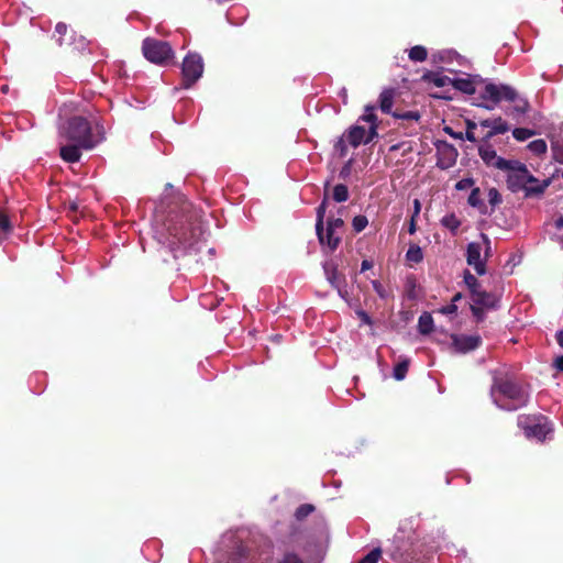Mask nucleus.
<instances>
[{
    "label": "nucleus",
    "instance_id": "nucleus-1",
    "mask_svg": "<svg viewBox=\"0 0 563 563\" xmlns=\"http://www.w3.org/2000/svg\"><path fill=\"white\" fill-rule=\"evenodd\" d=\"M479 98L484 101H490L489 103H478L487 110H493L494 107L500 101L505 100L512 102L514 104L508 107L505 112L507 115L518 119L526 114L529 110V102L527 99L520 97L515 88L509 85H496L487 82L479 95Z\"/></svg>",
    "mask_w": 563,
    "mask_h": 563
},
{
    "label": "nucleus",
    "instance_id": "nucleus-2",
    "mask_svg": "<svg viewBox=\"0 0 563 563\" xmlns=\"http://www.w3.org/2000/svg\"><path fill=\"white\" fill-rule=\"evenodd\" d=\"M490 394L494 402L499 408L508 411L517 410L526 406L529 400L528 391L509 379L495 378Z\"/></svg>",
    "mask_w": 563,
    "mask_h": 563
},
{
    "label": "nucleus",
    "instance_id": "nucleus-3",
    "mask_svg": "<svg viewBox=\"0 0 563 563\" xmlns=\"http://www.w3.org/2000/svg\"><path fill=\"white\" fill-rule=\"evenodd\" d=\"M529 183H538V179L530 174L529 170L527 173H509L507 176V187L512 192H517L519 190H525L526 197H539L543 195L545 189L550 186L551 180L545 179L543 183L537 186H529Z\"/></svg>",
    "mask_w": 563,
    "mask_h": 563
},
{
    "label": "nucleus",
    "instance_id": "nucleus-4",
    "mask_svg": "<svg viewBox=\"0 0 563 563\" xmlns=\"http://www.w3.org/2000/svg\"><path fill=\"white\" fill-rule=\"evenodd\" d=\"M65 136L82 148L89 150L95 146L90 123L82 117H73L67 121Z\"/></svg>",
    "mask_w": 563,
    "mask_h": 563
},
{
    "label": "nucleus",
    "instance_id": "nucleus-5",
    "mask_svg": "<svg viewBox=\"0 0 563 563\" xmlns=\"http://www.w3.org/2000/svg\"><path fill=\"white\" fill-rule=\"evenodd\" d=\"M142 51L147 60L158 65L167 64L174 56L169 43L151 37L143 41Z\"/></svg>",
    "mask_w": 563,
    "mask_h": 563
},
{
    "label": "nucleus",
    "instance_id": "nucleus-6",
    "mask_svg": "<svg viewBox=\"0 0 563 563\" xmlns=\"http://www.w3.org/2000/svg\"><path fill=\"white\" fill-rule=\"evenodd\" d=\"M169 231L179 242L188 243L189 245L198 242L203 234L201 224L194 220V216L191 214L187 216L185 221L169 228Z\"/></svg>",
    "mask_w": 563,
    "mask_h": 563
},
{
    "label": "nucleus",
    "instance_id": "nucleus-7",
    "mask_svg": "<svg viewBox=\"0 0 563 563\" xmlns=\"http://www.w3.org/2000/svg\"><path fill=\"white\" fill-rule=\"evenodd\" d=\"M203 73L202 57L197 53H189L183 62V87L190 88Z\"/></svg>",
    "mask_w": 563,
    "mask_h": 563
},
{
    "label": "nucleus",
    "instance_id": "nucleus-8",
    "mask_svg": "<svg viewBox=\"0 0 563 563\" xmlns=\"http://www.w3.org/2000/svg\"><path fill=\"white\" fill-rule=\"evenodd\" d=\"M439 158L437 166L441 169H448L456 163L459 156L457 150L445 141H440L437 144Z\"/></svg>",
    "mask_w": 563,
    "mask_h": 563
},
{
    "label": "nucleus",
    "instance_id": "nucleus-9",
    "mask_svg": "<svg viewBox=\"0 0 563 563\" xmlns=\"http://www.w3.org/2000/svg\"><path fill=\"white\" fill-rule=\"evenodd\" d=\"M452 345L459 353H467L477 349L482 342L479 335H457L452 334Z\"/></svg>",
    "mask_w": 563,
    "mask_h": 563
},
{
    "label": "nucleus",
    "instance_id": "nucleus-10",
    "mask_svg": "<svg viewBox=\"0 0 563 563\" xmlns=\"http://www.w3.org/2000/svg\"><path fill=\"white\" fill-rule=\"evenodd\" d=\"M482 246L476 242H471L466 250V262L473 266L478 275L486 273L485 260H481Z\"/></svg>",
    "mask_w": 563,
    "mask_h": 563
},
{
    "label": "nucleus",
    "instance_id": "nucleus-11",
    "mask_svg": "<svg viewBox=\"0 0 563 563\" xmlns=\"http://www.w3.org/2000/svg\"><path fill=\"white\" fill-rule=\"evenodd\" d=\"M323 269H324L327 279L332 285V287L340 288V285L346 284L344 275H342L338 272V266L334 263H332V262L324 263Z\"/></svg>",
    "mask_w": 563,
    "mask_h": 563
},
{
    "label": "nucleus",
    "instance_id": "nucleus-12",
    "mask_svg": "<svg viewBox=\"0 0 563 563\" xmlns=\"http://www.w3.org/2000/svg\"><path fill=\"white\" fill-rule=\"evenodd\" d=\"M474 306L482 307L485 309H495L498 303V298L495 294L483 290L479 295L472 298Z\"/></svg>",
    "mask_w": 563,
    "mask_h": 563
},
{
    "label": "nucleus",
    "instance_id": "nucleus-13",
    "mask_svg": "<svg viewBox=\"0 0 563 563\" xmlns=\"http://www.w3.org/2000/svg\"><path fill=\"white\" fill-rule=\"evenodd\" d=\"M328 206V197L325 196L320 203V206L317 208V222H316V232L319 239V242L321 244L324 243V214Z\"/></svg>",
    "mask_w": 563,
    "mask_h": 563
},
{
    "label": "nucleus",
    "instance_id": "nucleus-14",
    "mask_svg": "<svg viewBox=\"0 0 563 563\" xmlns=\"http://www.w3.org/2000/svg\"><path fill=\"white\" fill-rule=\"evenodd\" d=\"M495 167L500 170H508L509 173H527V166L519 161H508L505 158H498L495 163Z\"/></svg>",
    "mask_w": 563,
    "mask_h": 563
},
{
    "label": "nucleus",
    "instance_id": "nucleus-15",
    "mask_svg": "<svg viewBox=\"0 0 563 563\" xmlns=\"http://www.w3.org/2000/svg\"><path fill=\"white\" fill-rule=\"evenodd\" d=\"M489 129L490 130L483 136L482 143H488L495 135L506 133L509 131L510 126L505 120L498 117Z\"/></svg>",
    "mask_w": 563,
    "mask_h": 563
},
{
    "label": "nucleus",
    "instance_id": "nucleus-16",
    "mask_svg": "<svg viewBox=\"0 0 563 563\" xmlns=\"http://www.w3.org/2000/svg\"><path fill=\"white\" fill-rule=\"evenodd\" d=\"M478 154L481 158L484 161V163L488 166H494L495 163L500 158L497 156L496 151L493 148V146L488 143H482L478 147Z\"/></svg>",
    "mask_w": 563,
    "mask_h": 563
},
{
    "label": "nucleus",
    "instance_id": "nucleus-17",
    "mask_svg": "<svg viewBox=\"0 0 563 563\" xmlns=\"http://www.w3.org/2000/svg\"><path fill=\"white\" fill-rule=\"evenodd\" d=\"M80 148L82 147L77 143L64 145L60 147V156L64 161L69 163L78 162L81 156Z\"/></svg>",
    "mask_w": 563,
    "mask_h": 563
},
{
    "label": "nucleus",
    "instance_id": "nucleus-18",
    "mask_svg": "<svg viewBox=\"0 0 563 563\" xmlns=\"http://www.w3.org/2000/svg\"><path fill=\"white\" fill-rule=\"evenodd\" d=\"M396 91L394 88H388L382 91L379 96V108L384 113L391 114V107Z\"/></svg>",
    "mask_w": 563,
    "mask_h": 563
},
{
    "label": "nucleus",
    "instance_id": "nucleus-19",
    "mask_svg": "<svg viewBox=\"0 0 563 563\" xmlns=\"http://www.w3.org/2000/svg\"><path fill=\"white\" fill-rule=\"evenodd\" d=\"M366 131L361 125H353L349 129L347 141L353 147H357L362 142L364 143Z\"/></svg>",
    "mask_w": 563,
    "mask_h": 563
},
{
    "label": "nucleus",
    "instance_id": "nucleus-20",
    "mask_svg": "<svg viewBox=\"0 0 563 563\" xmlns=\"http://www.w3.org/2000/svg\"><path fill=\"white\" fill-rule=\"evenodd\" d=\"M423 81L433 82L437 87H444L445 85H452L453 79L448 76H440L434 71H427L423 74Z\"/></svg>",
    "mask_w": 563,
    "mask_h": 563
},
{
    "label": "nucleus",
    "instance_id": "nucleus-21",
    "mask_svg": "<svg viewBox=\"0 0 563 563\" xmlns=\"http://www.w3.org/2000/svg\"><path fill=\"white\" fill-rule=\"evenodd\" d=\"M452 86L466 95H474L476 92V87L473 86V81L468 77L453 79Z\"/></svg>",
    "mask_w": 563,
    "mask_h": 563
},
{
    "label": "nucleus",
    "instance_id": "nucleus-22",
    "mask_svg": "<svg viewBox=\"0 0 563 563\" xmlns=\"http://www.w3.org/2000/svg\"><path fill=\"white\" fill-rule=\"evenodd\" d=\"M419 332L423 335L430 334L433 330V319L429 312H423L418 321Z\"/></svg>",
    "mask_w": 563,
    "mask_h": 563
},
{
    "label": "nucleus",
    "instance_id": "nucleus-23",
    "mask_svg": "<svg viewBox=\"0 0 563 563\" xmlns=\"http://www.w3.org/2000/svg\"><path fill=\"white\" fill-rule=\"evenodd\" d=\"M549 432V428L547 424L537 423L530 427L526 428V435L527 437H534L539 440H543Z\"/></svg>",
    "mask_w": 563,
    "mask_h": 563
},
{
    "label": "nucleus",
    "instance_id": "nucleus-24",
    "mask_svg": "<svg viewBox=\"0 0 563 563\" xmlns=\"http://www.w3.org/2000/svg\"><path fill=\"white\" fill-rule=\"evenodd\" d=\"M441 223L443 227L449 229L453 234L456 233L459 227L461 225V221L456 218L454 213L443 217Z\"/></svg>",
    "mask_w": 563,
    "mask_h": 563
},
{
    "label": "nucleus",
    "instance_id": "nucleus-25",
    "mask_svg": "<svg viewBox=\"0 0 563 563\" xmlns=\"http://www.w3.org/2000/svg\"><path fill=\"white\" fill-rule=\"evenodd\" d=\"M479 195H481L479 188H474L471 191L467 201L472 207H476L481 210L482 213H485L486 206L483 202V200L479 198Z\"/></svg>",
    "mask_w": 563,
    "mask_h": 563
},
{
    "label": "nucleus",
    "instance_id": "nucleus-26",
    "mask_svg": "<svg viewBox=\"0 0 563 563\" xmlns=\"http://www.w3.org/2000/svg\"><path fill=\"white\" fill-rule=\"evenodd\" d=\"M406 258L413 263H420L423 260L421 247L417 244H411L407 251Z\"/></svg>",
    "mask_w": 563,
    "mask_h": 563
},
{
    "label": "nucleus",
    "instance_id": "nucleus-27",
    "mask_svg": "<svg viewBox=\"0 0 563 563\" xmlns=\"http://www.w3.org/2000/svg\"><path fill=\"white\" fill-rule=\"evenodd\" d=\"M428 56L427 49L423 46L417 45L409 51V58L415 62H423Z\"/></svg>",
    "mask_w": 563,
    "mask_h": 563
},
{
    "label": "nucleus",
    "instance_id": "nucleus-28",
    "mask_svg": "<svg viewBox=\"0 0 563 563\" xmlns=\"http://www.w3.org/2000/svg\"><path fill=\"white\" fill-rule=\"evenodd\" d=\"M349 198L347 187L343 184H339L333 189V199L336 202H344Z\"/></svg>",
    "mask_w": 563,
    "mask_h": 563
},
{
    "label": "nucleus",
    "instance_id": "nucleus-29",
    "mask_svg": "<svg viewBox=\"0 0 563 563\" xmlns=\"http://www.w3.org/2000/svg\"><path fill=\"white\" fill-rule=\"evenodd\" d=\"M11 228L9 218L0 212V243L7 238Z\"/></svg>",
    "mask_w": 563,
    "mask_h": 563
},
{
    "label": "nucleus",
    "instance_id": "nucleus-30",
    "mask_svg": "<svg viewBox=\"0 0 563 563\" xmlns=\"http://www.w3.org/2000/svg\"><path fill=\"white\" fill-rule=\"evenodd\" d=\"M313 511H314V506L313 505H311V504H302V505H300L297 508V510L295 512V516H296L297 520H303L305 518H307Z\"/></svg>",
    "mask_w": 563,
    "mask_h": 563
},
{
    "label": "nucleus",
    "instance_id": "nucleus-31",
    "mask_svg": "<svg viewBox=\"0 0 563 563\" xmlns=\"http://www.w3.org/2000/svg\"><path fill=\"white\" fill-rule=\"evenodd\" d=\"M408 367H409V361L408 360H405V361L398 363L394 367V377L397 380L404 379L406 377L407 372H408Z\"/></svg>",
    "mask_w": 563,
    "mask_h": 563
},
{
    "label": "nucleus",
    "instance_id": "nucleus-32",
    "mask_svg": "<svg viewBox=\"0 0 563 563\" xmlns=\"http://www.w3.org/2000/svg\"><path fill=\"white\" fill-rule=\"evenodd\" d=\"M528 148L536 155H541L547 152V143L544 140H534L529 143Z\"/></svg>",
    "mask_w": 563,
    "mask_h": 563
},
{
    "label": "nucleus",
    "instance_id": "nucleus-33",
    "mask_svg": "<svg viewBox=\"0 0 563 563\" xmlns=\"http://www.w3.org/2000/svg\"><path fill=\"white\" fill-rule=\"evenodd\" d=\"M536 132L533 130L525 129V128H516L512 131V135L517 141H526L527 139L533 136Z\"/></svg>",
    "mask_w": 563,
    "mask_h": 563
},
{
    "label": "nucleus",
    "instance_id": "nucleus-34",
    "mask_svg": "<svg viewBox=\"0 0 563 563\" xmlns=\"http://www.w3.org/2000/svg\"><path fill=\"white\" fill-rule=\"evenodd\" d=\"M553 158L563 164V141H554L551 144Z\"/></svg>",
    "mask_w": 563,
    "mask_h": 563
},
{
    "label": "nucleus",
    "instance_id": "nucleus-35",
    "mask_svg": "<svg viewBox=\"0 0 563 563\" xmlns=\"http://www.w3.org/2000/svg\"><path fill=\"white\" fill-rule=\"evenodd\" d=\"M367 224L368 220L365 216L360 214L353 218L352 225L356 233L363 231Z\"/></svg>",
    "mask_w": 563,
    "mask_h": 563
},
{
    "label": "nucleus",
    "instance_id": "nucleus-36",
    "mask_svg": "<svg viewBox=\"0 0 563 563\" xmlns=\"http://www.w3.org/2000/svg\"><path fill=\"white\" fill-rule=\"evenodd\" d=\"M341 239L340 236H335L334 235V231H328L327 230V233H324V243L323 244H328V246L333 251L338 247L339 243H340Z\"/></svg>",
    "mask_w": 563,
    "mask_h": 563
},
{
    "label": "nucleus",
    "instance_id": "nucleus-37",
    "mask_svg": "<svg viewBox=\"0 0 563 563\" xmlns=\"http://www.w3.org/2000/svg\"><path fill=\"white\" fill-rule=\"evenodd\" d=\"M391 115L396 119H402V120L418 121L420 119V113L418 111H406V112L394 111L391 113Z\"/></svg>",
    "mask_w": 563,
    "mask_h": 563
},
{
    "label": "nucleus",
    "instance_id": "nucleus-38",
    "mask_svg": "<svg viewBox=\"0 0 563 563\" xmlns=\"http://www.w3.org/2000/svg\"><path fill=\"white\" fill-rule=\"evenodd\" d=\"M380 548L373 549L367 555H365L358 563H377L380 558Z\"/></svg>",
    "mask_w": 563,
    "mask_h": 563
},
{
    "label": "nucleus",
    "instance_id": "nucleus-39",
    "mask_svg": "<svg viewBox=\"0 0 563 563\" xmlns=\"http://www.w3.org/2000/svg\"><path fill=\"white\" fill-rule=\"evenodd\" d=\"M488 200L493 207L501 202V196L496 188H490L488 190Z\"/></svg>",
    "mask_w": 563,
    "mask_h": 563
},
{
    "label": "nucleus",
    "instance_id": "nucleus-40",
    "mask_svg": "<svg viewBox=\"0 0 563 563\" xmlns=\"http://www.w3.org/2000/svg\"><path fill=\"white\" fill-rule=\"evenodd\" d=\"M470 309H471V311H472V313L475 317L477 322L484 321V319H485L484 309L485 308L477 307V306H474V305H470Z\"/></svg>",
    "mask_w": 563,
    "mask_h": 563
},
{
    "label": "nucleus",
    "instance_id": "nucleus-41",
    "mask_svg": "<svg viewBox=\"0 0 563 563\" xmlns=\"http://www.w3.org/2000/svg\"><path fill=\"white\" fill-rule=\"evenodd\" d=\"M334 148H335V151L339 152L340 157H344L346 155L347 145H346L345 141L343 140V137H340L338 140V142L334 145Z\"/></svg>",
    "mask_w": 563,
    "mask_h": 563
},
{
    "label": "nucleus",
    "instance_id": "nucleus-42",
    "mask_svg": "<svg viewBox=\"0 0 563 563\" xmlns=\"http://www.w3.org/2000/svg\"><path fill=\"white\" fill-rule=\"evenodd\" d=\"M344 225V221L341 218L329 219L328 220V231H335L339 228Z\"/></svg>",
    "mask_w": 563,
    "mask_h": 563
},
{
    "label": "nucleus",
    "instance_id": "nucleus-43",
    "mask_svg": "<svg viewBox=\"0 0 563 563\" xmlns=\"http://www.w3.org/2000/svg\"><path fill=\"white\" fill-rule=\"evenodd\" d=\"M474 185V180L472 178H464L455 185L457 190H465Z\"/></svg>",
    "mask_w": 563,
    "mask_h": 563
},
{
    "label": "nucleus",
    "instance_id": "nucleus-44",
    "mask_svg": "<svg viewBox=\"0 0 563 563\" xmlns=\"http://www.w3.org/2000/svg\"><path fill=\"white\" fill-rule=\"evenodd\" d=\"M377 124H374V125H371L369 126V130H368V133H367V136L366 139L364 140V143L365 144H368L369 142H372L375 137L378 136V133H377Z\"/></svg>",
    "mask_w": 563,
    "mask_h": 563
},
{
    "label": "nucleus",
    "instance_id": "nucleus-45",
    "mask_svg": "<svg viewBox=\"0 0 563 563\" xmlns=\"http://www.w3.org/2000/svg\"><path fill=\"white\" fill-rule=\"evenodd\" d=\"M467 289L470 291L471 299L474 298L476 295H479V292H482L484 290L478 280L475 283V285L468 286Z\"/></svg>",
    "mask_w": 563,
    "mask_h": 563
},
{
    "label": "nucleus",
    "instance_id": "nucleus-46",
    "mask_svg": "<svg viewBox=\"0 0 563 563\" xmlns=\"http://www.w3.org/2000/svg\"><path fill=\"white\" fill-rule=\"evenodd\" d=\"M464 283L466 285V287L471 286V285H475V283L478 280L470 271H464Z\"/></svg>",
    "mask_w": 563,
    "mask_h": 563
},
{
    "label": "nucleus",
    "instance_id": "nucleus-47",
    "mask_svg": "<svg viewBox=\"0 0 563 563\" xmlns=\"http://www.w3.org/2000/svg\"><path fill=\"white\" fill-rule=\"evenodd\" d=\"M55 31H56V33H58L60 36H63V35H64V34H66V32H67V25H66L65 23H63V22H58V23L56 24V26H55ZM58 44H59V45H63V38H62V37H59V38H58Z\"/></svg>",
    "mask_w": 563,
    "mask_h": 563
},
{
    "label": "nucleus",
    "instance_id": "nucleus-48",
    "mask_svg": "<svg viewBox=\"0 0 563 563\" xmlns=\"http://www.w3.org/2000/svg\"><path fill=\"white\" fill-rule=\"evenodd\" d=\"M481 238L485 244V257L487 258L492 255L490 240L485 233H482Z\"/></svg>",
    "mask_w": 563,
    "mask_h": 563
},
{
    "label": "nucleus",
    "instance_id": "nucleus-49",
    "mask_svg": "<svg viewBox=\"0 0 563 563\" xmlns=\"http://www.w3.org/2000/svg\"><path fill=\"white\" fill-rule=\"evenodd\" d=\"M280 563H303L298 555L294 553H287L285 554L283 561Z\"/></svg>",
    "mask_w": 563,
    "mask_h": 563
},
{
    "label": "nucleus",
    "instance_id": "nucleus-50",
    "mask_svg": "<svg viewBox=\"0 0 563 563\" xmlns=\"http://www.w3.org/2000/svg\"><path fill=\"white\" fill-rule=\"evenodd\" d=\"M443 131L456 140H463L464 135L462 132H455L451 126H444Z\"/></svg>",
    "mask_w": 563,
    "mask_h": 563
},
{
    "label": "nucleus",
    "instance_id": "nucleus-51",
    "mask_svg": "<svg viewBox=\"0 0 563 563\" xmlns=\"http://www.w3.org/2000/svg\"><path fill=\"white\" fill-rule=\"evenodd\" d=\"M360 120L371 123V125L377 124V117L374 113H365Z\"/></svg>",
    "mask_w": 563,
    "mask_h": 563
},
{
    "label": "nucleus",
    "instance_id": "nucleus-52",
    "mask_svg": "<svg viewBox=\"0 0 563 563\" xmlns=\"http://www.w3.org/2000/svg\"><path fill=\"white\" fill-rule=\"evenodd\" d=\"M245 558L244 549L240 548L236 553L230 559L229 563H240V560Z\"/></svg>",
    "mask_w": 563,
    "mask_h": 563
},
{
    "label": "nucleus",
    "instance_id": "nucleus-53",
    "mask_svg": "<svg viewBox=\"0 0 563 563\" xmlns=\"http://www.w3.org/2000/svg\"><path fill=\"white\" fill-rule=\"evenodd\" d=\"M457 310V306L454 305V303H451L446 307H443L440 312L443 313V314H451V313H455Z\"/></svg>",
    "mask_w": 563,
    "mask_h": 563
},
{
    "label": "nucleus",
    "instance_id": "nucleus-54",
    "mask_svg": "<svg viewBox=\"0 0 563 563\" xmlns=\"http://www.w3.org/2000/svg\"><path fill=\"white\" fill-rule=\"evenodd\" d=\"M357 316L360 317V319L366 323V324H371L372 323V319L369 318V316L363 311V310H358L357 312Z\"/></svg>",
    "mask_w": 563,
    "mask_h": 563
},
{
    "label": "nucleus",
    "instance_id": "nucleus-55",
    "mask_svg": "<svg viewBox=\"0 0 563 563\" xmlns=\"http://www.w3.org/2000/svg\"><path fill=\"white\" fill-rule=\"evenodd\" d=\"M373 287L375 289V291L382 297L384 298L385 297V291H384V288L382 286V284L377 280H374L373 282Z\"/></svg>",
    "mask_w": 563,
    "mask_h": 563
},
{
    "label": "nucleus",
    "instance_id": "nucleus-56",
    "mask_svg": "<svg viewBox=\"0 0 563 563\" xmlns=\"http://www.w3.org/2000/svg\"><path fill=\"white\" fill-rule=\"evenodd\" d=\"M420 210H421V203L418 199H415L413 200V214L412 217L416 218L419 216L420 213Z\"/></svg>",
    "mask_w": 563,
    "mask_h": 563
},
{
    "label": "nucleus",
    "instance_id": "nucleus-57",
    "mask_svg": "<svg viewBox=\"0 0 563 563\" xmlns=\"http://www.w3.org/2000/svg\"><path fill=\"white\" fill-rule=\"evenodd\" d=\"M468 78L473 81V86L475 87L477 84H483L485 81L479 75H470Z\"/></svg>",
    "mask_w": 563,
    "mask_h": 563
},
{
    "label": "nucleus",
    "instance_id": "nucleus-58",
    "mask_svg": "<svg viewBox=\"0 0 563 563\" xmlns=\"http://www.w3.org/2000/svg\"><path fill=\"white\" fill-rule=\"evenodd\" d=\"M554 366H555L559 371L563 372V355H561V356H559V357H556V358H555V361H554Z\"/></svg>",
    "mask_w": 563,
    "mask_h": 563
},
{
    "label": "nucleus",
    "instance_id": "nucleus-59",
    "mask_svg": "<svg viewBox=\"0 0 563 563\" xmlns=\"http://www.w3.org/2000/svg\"><path fill=\"white\" fill-rule=\"evenodd\" d=\"M408 231H409L410 234H413L417 231L416 218H413V217H411Z\"/></svg>",
    "mask_w": 563,
    "mask_h": 563
},
{
    "label": "nucleus",
    "instance_id": "nucleus-60",
    "mask_svg": "<svg viewBox=\"0 0 563 563\" xmlns=\"http://www.w3.org/2000/svg\"><path fill=\"white\" fill-rule=\"evenodd\" d=\"M495 123V119H486L481 121V125L484 128H490Z\"/></svg>",
    "mask_w": 563,
    "mask_h": 563
},
{
    "label": "nucleus",
    "instance_id": "nucleus-61",
    "mask_svg": "<svg viewBox=\"0 0 563 563\" xmlns=\"http://www.w3.org/2000/svg\"><path fill=\"white\" fill-rule=\"evenodd\" d=\"M555 338L559 345L563 349V329L556 332Z\"/></svg>",
    "mask_w": 563,
    "mask_h": 563
},
{
    "label": "nucleus",
    "instance_id": "nucleus-62",
    "mask_svg": "<svg viewBox=\"0 0 563 563\" xmlns=\"http://www.w3.org/2000/svg\"><path fill=\"white\" fill-rule=\"evenodd\" d=\"M465 139L470 142H476L477 139L475 137V134L473 131H466Z\"/></svg>",
    "mask_w": 563,
    "mask_h": 563
},
{
    "label": "nucleus",
    "instance_id": "nucleus-63",
    "mask_svg": "<svg viewBox=\"0 0 563 563\" xmlns=\"http://www.w3.org/2000/svg\"><path fill=\"white\" fill-rule=\"evenodd\" d=\"M345 285H340V288H335L342 298H346L347 291L344 289Z\"/></svg>",
    "mask_w": 563,
    "mask_h": 563
},
{
    "label": "nucleus",
    "instance_id": "nucleus-64",
    "mask_svg": "<svg viewBox=\"0 0 563 563\" xmlns=\"http://www.w3.org/2000/svg\"><path fill=\"white\" fill-rule=\"evenodd\" d=\"M476 129V123L472 120H466V131H473Z\"/></svg>",
    "mask_w": 563,
    "mask_h": 563
}]
</instances>
